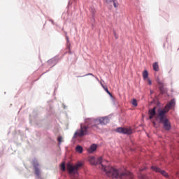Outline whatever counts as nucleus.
<instances>
[{"mask_svg":"<svg viewBox=\"0 0 179 179\" xmlns=\"http://www.w3.org/2000/svg\"><path fill=\"white\" fill-rule=\"evenodd\" d=\"M90 162L92 166L100 164L102 171L106 174L110 178L116 179H132L134 174L127 169L124 171L120 170L115 167L103 165V157H99L96 159L94 157H91Z\"/></svg>","mask_w":179,"mask_h":179,"instance_id":"nucleus-1","label":"nucleus"},{"mask_svg":"<svg viewBox=\"0 0 179 179\" xmlns=\"http://www.w3.org/2000/svg\"><path fill=\"white\" fill-rule=\"evenodd\" d=\"M148 115L149 120H153L155 118L157 123L162 124L165 131L171 130V122H170V120L167 117V111L166 110L159 108L156 110V106H155L149 109Z\"/></svg>","mask_w":179,"mask_h":179,"instance_id":"nucleus-2","label":"nucleus"},{"mask_svg":"<svg viewBox=\"0 0 179 179\" xmlns=\"http://www.w3.org/2000/svg\"><path fill=\"white\" fill-rule=\"evenodd\" d=\"M85 122L87 124L83 125V124H80V129L74 133L73 139L83 138V136H86L89 134V129L90 127L94 128L96 125H101V117L85 119Z\"/></svg>","mask_w":179,"mask_h":179,"instance_id":"nucleus-3","label":"nucleus"},{"mask_svg":"<svg viewBox=\"0 0 179 179\" xmlns=\"http://www.w3.org/2000/svg\"><path fill=\"white\" fill-rule=\"evenodd\" d=\"M83 166V163L82 162H78L76 166H73V165L68 164L66 166V171L70 176H72L73 177H76V176L79 174L78 169H79V167H82Z\"/></svg>","mask_w":179,"mask_h":179,"instance_id":"nucleus-4","label":"nucleus"},{"mask_svg":"<svg viewBox=\"0 0 179 179\" xmlns=\"http://www.w3.org/2000/svg\"><path fill=\"white\" fill-rule=\"evenodd\" d=\"M32 166L34 167V171L36 178H40V176L41 174V164L38 163V160H37V159L34 158L32 160Z\"/></svg>","mask_w":179,"mask_h":179,"instance_id":"nucleus-5","label":"nucleus"},{"mask_svg":"<svg viewBox=\"0 0 179 179\" xmlns=\"http://www.w3.org/2000/svg\"><path fill=\"white\" fill-rule=\"evenodd\" d=\"M150 169L151 170H152V171H155V173H159V174L163 176V177H165V178H170V175H169L167 172H166V171L162 170V169H160L157 166L152 165Z\"/></svg>","mask_w":179,"mask_h":179,"instance_id":"nucleus-6","label":"nucleus"},{"mask_svg":"<svg viewBox=\"0 0 179 179\" xmlns=\"http://www.w3.org/2000/svg\"><path fill=\"white\" fill-rule=\"evenodd\" d=\"M116 132H117V134H122L123 135H131V134H132V129L120 127L116 129Z\"/></svg>","mask_w":179,"mask_h":179,"instance_id":"nucleus-7","label":"nucleus"},{"mask_svg":"<svg viewBox=\"0 0 179 179\" xmlns=\"http://www.w3.org/2000/svg\"><path fill=\"white\" fill-rule=\"evenodd\" d=\"M176 107V99H172L166 106L165 108H162V110H165L167 113L170 111V110H173Z\"/></svg>","mask_w":179,"mask_h":179,"instance_id":"nucleus-8","label":"nucleus"},{"mask_svg":"<svg viewBox=\"0 0 179 179\" xmlns=\"http://www.w3.org/2000/svg\"><path fill=\"white\" fill-rule=\"evenodd\" d=\"M59 58L58 57H55L49 60H48L47 63L51 68H54L57 65V63L59 62Z\"/></svg>","mask_w":179,"mask_h":179,"instance_id":"nucleus-9","label":"nucleus"},{"mask_svg":"<svg viewBox=\"0 0 179 179\" xmlns=\"http://www.w3.org/2000/svg\"><path fill=\"white\" fill-rule=\"evenodd\" d=\"M110 122L108 116L101 117V125H107Z\"/></svg>","mask_w":179,"mask_h":179,"instance_id":"nucleus-10","label":"nucleus"},{"mask_svg":"<svg viewBox=\"0 0 179 179\" xmlns=\"http://www.w3.org/2000/svg\"><path fill=\"white\" fill-rule=\"evenodd\" d=\"M96 150H97V145L93 143L92 145H90L87 152L88 153H93L94 152H96Z\"/></svg>","mask_w":179,"mask_h":179,"instance_id":"nucleus-11","label":"nucleus"},{"mask_svg":"<svg viewBox=\"0 0 179 179\" xmlns=\"http://www.w3.org/2000/svg\"><path fill=\"white\" fill-rule=\"evenodd\" d=\"M76 152H77L78 153H83V147H82V145H77L76 147Z\"/></svg>","mask_w":179,"mask_h":179,"instance_id":"nucleus-12","label":"nucleus"},{"mask_svg":"<svg viewBox=\"0 0 179 179\" xmlns=\"http://www.w3.org/2000/svg\"><path fill=\"white\" fill-rule=\"evenodd\" d=\"M149 78V73L148 72V70H144L143 72V78L144 80H146Z\"/></svg>","mask_w":179,"mask_h":179,"instance_id":"nucleus-13","label":"nucleus"},{"mask_svg":"<svg viewBox=\"0 0 179 179\" xmlns=\"http://www.w3.org/2000/svg\"><path fill=\"white\" fill-rule=\"evenodd\" d=\"M152 67L154 71H155V72H159V63H157V62H155L152 64Z\"/></svg>","mask_w":179,"mask_h":179,"instance_id":"nucleus-14","label":"nucleus"},{"mask_svg":"<svg viewBox=\"0 0 179 179\" xmlns=\"http://www.w3.org/2000/svg\"><path fill=\"white\" fill-rule=\"evenodd\" d=\"M106 3H113V6L117 8V3H115L116 0H105Z\"/></svg>","mask_w":179,"mask_h":179,"instance_id":"nucleus-15","label":"nucleus"},{"mask_svg":"<svg viewBox=\"0 0 179 179\" xmlns=\"http://www.w3.org/2000/svg\"><path fill=\"white\" fill-rule=\"evenodd\" d=\"M159 90L161 94H164V93H166V89L164 88V87L163 85H160L159 87Z\"/></svg>","mask_w":179,"mask_h":179,"instance_id":"nucleus-16","label":"nucleus"},{"mask_svg":"<svg viewBox=\"0 0 179 179\" xmlns=\"http://www.w3.org/2000/svg\"><path fill=\"white\" fill-rule=\"evenodd\" d=\"M47 110L49 113V115H51V114H54V109H52L51 105L49 106V108H47Z\"/></svg>","mask_w":179,"mask_h":179,"instance_id":"nucleus-17","label":"nucleus"},{"mask_svg":"<svg viewBox=\"0 0 179 179\" xmlns=\"http://www.w3.org/2000/svg\"><path fill=\"white\" fill-rule=\"evenodd\" d=\"M60 170H61V171H66V167L65 166V163L62 162L60 164Z\"/></svg>","mask_w":179,"mask_h":179,"instance_id":"nucleus-18","label":"nucleus"},{"mask_svg":"<svg viewBox=\"0 0 179 179\" xmlns=\"http://www.w3.org/2000/svg\"><path fill=\"white\" fill-rule=\"evenodd\" d=\"M85 76H93V78H95L94 75L92 73H88L84 76H77V78H85Z\"/></svg>","mask_w":179,"mask_h":179,"instance_id":"nucleus-19","label":"nucleus"},{"mask_svg":"<svg viewBox=\"0 0 179 179\" xmlns=\"http://www.w3.org/2000/svg\"><path fill=\"white\" fill-rule=\"evenodd\" d=\"M131 104L134 106V107H136L138 106V101H136V99H133L131 101Z\"/></svg>","mask_w":179,"mask_h":179,"instance_id":"nucleus-20","label":"nucleus"},{"mask_svg":"<svg viewBox=\"0 0 179 179\" xmlns=\"http://www.w3.org/2000/svg\"><path fill=\"white\" fill-rule=\"evenodd\" d=\"M101 85L103 87V89H104L105 92H106V93H110V91L108 90V88L106 86H104V85H103V83H101Z\"/></svg>","mask_w":179,"mask_h":179,"instance_id":"nucleus-21","label":"nucleus"},{"mask_svg":"<svg viewBox=\"0 0 179 179\" xmlns=\"http://www.w3.org/2000/svg\"><path fill=\"white\" fill-rule=\"evenodd\" d=\"M66 42H67V48H69H69L71 47V45L69 44V37L66 36Z\"/></svg>","mask_w":179,"mask_h":179,"instance_id":"nucleus-22","label":"nucleus"},{"mask_svg":"<svg viewBox=\"0 0 179 179\" xmlns=\"http://www.w3.org/2000/svg\"><path fill=\"white\" fill-rule=\"evenodd\" d=\"M57 142H59V145H61L62 142V136H59L57 138Z\"/></svg>","mask_w":179,"mask_h":179,"instance_id":"nucleus-23","label":"nucleus"},{"mask_svg":"<svg viewBox=\"0 0 179 179\" xmlns=\"http://www.w3.org/2000/svg\"><path fill=\"white\" fill-rule=\"evenodd\" d=\"M154 119V121H152V125L153 127H157V122L156 121V120L155 119V117L152 118V120Z\"/></svg>","mask_w":179,"mask_h":179,"instance_id":"nucleus-24","label":"nucleus"},{"mask_svg":"<svg viewBox=\"0 0 179 179\" xmlns=\"http://www.w3.org/2000/svg\"><path fill=\"white\" fill-rule=\"evenodd\" d=\"M139 177L141 179H146V176L144 174H140Z\"/></svg>","mask_w":179,"mask_h":179,"instance_id":"nucleus-25","label":"nucleus"},{"mask_svg":"<svg viewBox=\"0 0 179 179\" xmlns=\"http://www.w3.org/2000/svg\"><path fill=\"white\" fill-rule=\"evenodd\" d=\"M148 79V85H152V80L149 78H147Z\"/></svg>","mask_w":179,"mask_h":179,"instance_id":"nucleus-26","label":"nucleus"},{"mask_svg":"<svg viewBox=\"0 0 179 179\" xmlns=\"http://www.w3.org/2000/svg\"><path fill=\"white\" fill-rule=\"evenodd\" d=\"M49 22H51L52 24H55V23L54 22V20H49Z\"/></svg>","mask_w":179,"mask_h":179,"instance_id":"nucleus-27","label":"nucleus"},{"mask_svg":"<svg viewBox=\"0 0 179 179\" xmlns=\"http://www.w3.org/2000/svg\"><path fill=\"white\" fill-rule=\"evenodd\" d=\"M108 94L110 96V97H111L113 99V94H111V92H109V93H108Z\"/></svg>","mask_w":179,"mask_h":179,"instance_id":"nucleus-28","label":"nucleus"},{"mask_svg":"<svg viewBox=\"0 0 179 179\" xmlns=\"http://www.w3.org/2000/svg\"><path fill=\"white\" fill-rule=\"evenodd\" d=\"M29 121H30V122H31V121H32L31 115H29Z\"/></svg>","mask_w":179,"mask_h":179,"instance_id":"nucleus-29","label":"nucleus"},{"mask_svg":"<svg viewBox=\"0 0 179 179\" xmlns=\"http://www.w3.org/2000/svg\"><path fill=\"white\" fill-rule=\"evenodd\" d=\"M155 93V92H153V90H150V94H153Z\"/></svg>","mask_w":179,"mask_h":179,"instance_id":"nucleus-30","label":"nucleus"},{"mask_svg":"<svg viewBox=\"0 0 179 179\" xmlns=\"http://www.w3.org/2000/svg\"><path fill=\"white\" fill-rule=\"evenodd\" d=\"M95 79H96L98 82L99 81V78L95 77Z\"/></svg>","mask_w":179,"mask_h":179,"instance_id":"nucleus-31","label":"nucleus"},{"mask_svg":"<svg viewBox=\"0 0 179 179\" xmlns=\"http://www.w3.org/2000/svg\"><path fill=\"white\" fill-rule=\"evenodd\" d=\"M114 34H115V38H117V35H115V33H114Z\"/></svg>","mask_w":179,"mask_h":179,"instance_id":"nucleus-32","label":"nucleus"},{"mask_svg":"<svg viewBox=\"0 0 179 179\" xmlns=\"http://www.w3.org/2000/svg\"><path fill=\"white\" fill-rule=\"evenodd\" d=\"M48 103H51V101H48Z\"/></svg>","mask_w":179,"mask_h":179,"instance_id":"nucleus-33","label":"nucleus"},{"mask_svg":"<svg viewBox=\"0 0 179 179\" xmlns=\"http://www.w3.org/2000/svg\"><path fill=\"white\" fill-rule=\"evenodd\" d=\"M64 108H66V106H64Z\"/></svg>","mask_w":179,"mask_h":179,"instance_id":"nucleus-34","label":"nucleus"},{"mask_svg":"<svg viewBox=\"0 0 179 179\" xmlns=\"http://www.w3.org/2000/svg\"><path fill=\"white\" fill-rule=\"evenodd\" d=\"M73 1H76V0H73Z\"/></svg>","mask_w":179,"mask_h":179,"instance_id":"nucleus-35","label":"nucleus"}]
</instances>
